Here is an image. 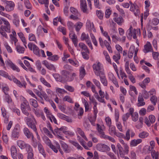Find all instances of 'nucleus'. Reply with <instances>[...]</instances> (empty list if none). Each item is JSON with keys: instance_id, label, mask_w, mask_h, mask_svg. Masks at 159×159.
I'll use <instances>...</instances> for the list:
<instances>
[{"instance_id": "obj_47", "label": "nucleus", "mask_w": 159, "mask_h": 159, "mask_svg": "<svg viewBox=\"0 0 159 159\" xmlns=\"http://www.w3.org/2000/svg\"><path fill=\"white\" fill-rule=\"evenodd\" d=\"M74 25V23L71 21H68L67 23V26L69 30L72 31L73 30Z\"/></svg>"}, {"instance_id": "obj_18", "label": "nucleus", "mask_w": 159, "mask_h": 159, "mask_svg": "<svg viewBox=\"0 0 159 159\" xmlns=\"http://www.w3.org/2000/svg\"><path fill=\"white\" fill-rule=\"evenodd\" d=\"M61 146L63 149L64 151L66 153H69L70 152V148L68 147L67 144L63 141L60 142Z\"/></svg>"}, {"instance_id": "obj_9", "label": "nucleus", "mask_w": 159, "mask_h": 159, "mask_svg": "<svg viewBox=\"0 0 159 159\" xmlns=\"http://www.w3.org/2000/svg\"><path fill=\"white\" fill-rule=\"evenodd\" d=\"M117 147L118 150L119 152L117 153V155L119 156V154L121 158H123L125 155V154H128L129 152V149H128V150L125 152V148H124L123 149L122 147L121 146L120 144L119 143H118L117 145Z\"/></svg>"}, {"instance_id": "obj_5", "label": "nucleus", "mask_w": 159, "mask_h": 159, "mask_svg": "<svg viewBox=\"0 0 159 159\" xmlns=\"http://www.w3.org/2000/svg\"><path fill=\"white\" fill-rule=\"evenodd\" d=\"M98 40L100 45L102 48H103L105 46L110 53H112L113 52L112 48L110 45L111 41L109 42L106 40H103L101 37L99 38Z\"/></svg>"}, {"instance_id": "obj_61", "label": "nucleus", "mask_w": 159, "mask_h": 159, "mask_svg": "<svg viewBox=\"0 0 159 159\" xmlns=\"http://www.w3.org/2000/svg\"><path fill=\"white\" fill-rule=\"evenodd\" d=\"M151 156L152 158L155 159H158L159 153L158 152H156L155 150L152 151L151 152Z\"/></svg>"}, {"instance_id": "obj_42", "label": "nucleus", "mask_w": 159, "mask_h": 159, "mask_svg": "<svg viewBox=\"0 0 159 159\" xmlns=\"http://www.w3.org/2000/svg\"><path fill=\"white\" fill-rule=\"evenodd\" d=\"M83 23L80 22L79 21L77 22L74 25L76 31L77 32H79L83 26Z\"/></svg>"}, {"instance_id": "obj_58", "label": "nucleus", "mask_w": 159, "mask_h": 159, "mask_svg": "<svg viewBox=\"0 0 159 159\" xmlns=\"http://www.w3.org/2000/svg\"><path fill=\"white\" fill-rule=\"evenodd\" d=\"M84 145L86 147H84V146H83L84 148L86 149L87 150H89V148L93 146V143L91 141H89L88 143L87 144H86L85 142L84 143Z\"/></svg>"}, {"instance_id": "obj_45", "label": "nucleus", "mask_w": 159, "mask_h": 159, "mask_svg": "<svg viewBox=\"0 0 159 159\" xmlns=\"http://www.w3.org/2000/svg\"><path fill=\"white\" fill-rule=\"evenodd\" d=\"M26 151L27 152V154L30 153H34L32 147L28 144H27L25 147Z\"/></svg>"}, {"instance_id": "obj_19", "label": "nucleus", "mask_w": 159, "mask_h": 159, "mask_svg": "<svg viewBox=\"0 0 159 159\" xmlns=\"http://www.w3.org/2000/svg\"><path fill=\"white\" fill-rule=\"evenodd\" d=\"M24 133L27 138L28 139H33L34 138V136L32 133L31 132L29 129L27 127H25L24 128L23 130Z\"/></svg>"}, {"instance_id": "obj_54", "label": "nucleus", "mask_w": 159, "mask_h": 159, "mask_svg": "<svg viewBox=\"0 0 159 159\" xmlns=\"http://www.w3.org/2000/svg\"><path fill=\"white\" fill-rule=\"evenodd\" d=\"M59 58V57L58 55H54L50 57H48L47 59L49 60L55 61H57Z\"/></svg>"}, {"instance_id": "obj_11", "label": "nucleus", "mask_w": 159, "mask_h": 159, "mask_svg": "<svg viewBox=\"0 0 159 159\" xmlns=\"http://www.w3.org/2000/svg\"><path fill=\"white\" fill-rule=\"evenodd\" d=\"M12 80L13 82L16 84L18 87L20 88L22 87L25 89L26 88L27 83L24 79L23 80H21L20 82L15 77H13Z\"/></svg>"}, {"instance_id": "obj_25", "label": "nucleus", "mask_w": 159, "mask_h": 159, "mask_svg": "<svg viewBox=\"0 0 159 159\" xmlns=\"http://www.w3.org/2000/svg\"><path fill=\"white\" fill-rule=\"evenodd\" d=\"M98 76L100 77V80L101 82L104 86H107V85L108 82L104 73L103 75H98Z\"/></svg>"}, {"instance_id": "obj_49", "label": "nucleus", "mask_w": 159, "mask_h": 159, "mask_svg": "<svg viewBox=\"0 0 159 159\" xmlns=\"http://www.w3.org/2000/svg\"><path fill=\"white\" fill-rule=\"evenodd\" d=\"M24 4L26 8L28 9H31L32 6L29 0H24Z\"/></svg>"}, {"instance_id": "obj_50", "label": "nucleus", "mask_w": 159, "mask_h": 159, "mask_svg": "<svg viewBox=\"0 0 159 159\" xmlns=\"http://www.w3.org/2000/svg\"><path fill=\"white\" fill-rule=\"evenodd\" d=\"M40 80L41 82L45 86L48 88L51 87L50 84L43 77H41L40 78Z\"/></svg>"}, {"instance_id": "obj_4", "label": "nucleus", "mask_w": 159, "mask_h": 159, "mask_svg": "<svg viewBox=\"0 0 159 159\" xmlns=\"http://www.w3.org/2000/svg\"><path fill=\"white\" fill-rule=\"evenodd\" d=\"M20 109L23 114L27 116L29 115L28 111H30L31 109L28 101L25 99L20 104Z\"/></svg>"}, {"instance_id": "obj_3", "label": "nucleus", "mask_w": 159, "mask_h": 159, "mask_svg": "<svg viewBox=\"0 0 159 159\" xmlns=\"http://www.w3.org/2000/svg\"><path fill=\"white\" fill-rule=\"evenodd\" d=\"M92 68L93 72L97 76L104 74V69L102 64L99 61L93 64L92 65Z\"/></svg>"}, {"instance_id": "obj_32", "label": "nucleus", "mask_w": 159, "mask_h": 159, "mask_svg": "<svg viewBox=\"0 0 159 159\" xmlns=\"http://www.w3.org/2000/svg\"><path fill=\"white\" fill-rule=\"evenodd\" d=\"M79 77L80 80L82 79L86 75L85 70L84 67L81 66L80 69Z\"/></svg>"}, {"instance_id": "obj_16", "label": "nucleus", "mask_w": 159, "mask_h": 159, "mask_svg": "<svg viewBox=\"0 0 159 159\" xmlns=\"http://www.w3.org/2000/svg\"><path fill=\"white\" fill-rule=\"evenodd\" d=\"M152 48L150 43L147 41L144 46V48L143 49V52L146 53L149 52H152Z\"/></svg>"}, {"instance_id": "obj_26", "label": "nucleus", "mask_w": 159, "mask_h": 159, "mask_svg": "<svg viewBox=\"0 0 159 159\" xmlns=\"http://www.w3.org/2000/svg\"><path fill=\"white\" fill-rule=\"evenodd\" d=\"M38 148L39 153L42 154L44 157H46L47 156L46 154L41 143H39V144Z\"/></svg>"}, {"instance_id": "obj_39", "label": "nucleus", "mask_w": 159, "mask_h": 159, "mask_svg": "<svg viewBox=\"0 0 159 159\" xmlns=\"http://www.w3.org/2000/svg\"><path fill=\"white\" fill-rule=\"evenodd\" d=\"M36 100L33 98H30L29 100L30 104L35 108H37L38 106V102Z\"/></svg>"}, {"instance_id": "obj_38", "label": "nucleus", "mask_w": 159, "mask_h": 159, "mask_svg": "<svg viewBox=\"0 0 159 159\" xmlns=\"http://www.w3.org/2000/svg\"><path fill=\"white\" fill-rule=\"evenodd\" d=\"M79 46L82 49L81 52L89 50L87 46L83 43H80L79 44Z\"/></svg>"}, {"instance_id": "obj_53", "label": "nucleus", "mask_w": 159, "mask_h": 159, "mask_svg": "<svg viewBox=\"0 0 159 159\" xmlns=\"http://www.w3.org/2000/svg\"><path fill=\"white\" fill-rule=\"evenodd\" d=\"M70 143L75 147H76L78 150H82L83 148L77 142L71 140L70 141Z\"/></svg>"}, {"instance_id": "obj_31", "label": "nucleus", "mask_w": 159, "mask_h": 159, "mask_svg": "<svg viewBox=\"0 0 159 159\" xmlns=\"http://www.w3.org/2000/svg\"><path fill=\"white\" fill-rule=\"evenodd\" d=\"M149 11V9H147L146 11L144 13V14L142 13L140 14V20L141 24L142 25H143V18L144 16V19L145 20L146 19L147 17L149 15V13L148 12Z\"/></svg>"}, {"instance_id": "obj_21", "label": "nucleus", "mask_w": 159, "mask_h": 159, "mask_svg": "<svg viewBox=\"0 0 159 159\" xmlns=\"http://www.w3.org/2000/svg\"><path fill=\"white\" fill-rule=\"evenodd\" d=\"M13 19L12 22L13 24L16 27H18L20 25V20L17 14H14L13 15Z\"/></svg>"}, {"instance_id": "obj_12", "label": "nucleus", "mask_w": 159, "mask_h": 159, "mask_svg": "<svg viewBox=\"0 0 159 159\" xmlns=\"http://www.w3.org/2000/svg\"><path fill=\"white\" fill-rule=\"evenodd\" d=\"M96 148L98 150L102 152H106L110 150V148L108 146L102 143L98 144L96 146Z\"/></svg>"}, {"instance_id": "obj_35", "label": "nucleus", "mask_w": 159, "mask_h": 159, "mask_svg": "<svg viewBox=\"0 0 159 159\" xmlns=\"http://www.w3.org/2000/svg\"><path fill=\"white\" fill-rule=\"evenodd\" d=\"M77 131L78 134L83 138L85 140L88 141V139L85 135L84 132L80 128H77Z\"/></svg>"}, {"instance_id": "obj_37", "label": "nucleus", "mask_w": 159, "mask_h": 159, "mask_svg": "<svg viewBox=\"0 0 159 159\" xmlns=\"http://www.w3.org/2000/svg\"><path fill=\"white\" fill-rule=\"evenodd\" d=\"M33 50L34 53L37 56H40L39 49L35 44H33Z\"/></svg>"}, {"instance_id": "obj_51", "label": "nucleus", "mask_w": 159, "mask_h": 159, "mask_svg": "<svg viewBox=\"0 0 159 159\" xmlns=\"http://www.w3.org/2000/svg\"><path fill=\"white\" fill-rule=\"evenodd\" d=\"M150 101L153 105L155 106L156 105L157 101V98L155 96H152L150 98Z\"/></svg>"}, {"instance_id": "obj_36", "label": "nucleus", "mask_w": 159, "mask_h": 159, "mask_svg": "<svg viewBox=\"0 0 159 159\" xmlns=\"http://www.w3.org/2000/svg\"><path fill=\"white\" fill-rule=\"evenodd\" d=\"M159 23V20L156 18H154L149 22V25H157Z\"/></svg>"}, {"instance_id": "obj_41", "label": "nucleus", "mask_w": 159, "mask_h": 159, "mask_svg": "<svg viewBox=\"0 0 159 159\" xmlns=\"http://www.w3.org/2000/svg\"><path fill=\"white\" fill-rule=\"evenodd\" d=\"M109 127V133L110 135H115L116 132V129L115 126L113 125H111Z\"/></svg>"}, {"instance_id": "obj_13", "label": "nucleus", "mask_w": 159, "mask_h": 159, "mask_svg": "<svg viewBox=\"0 0 159 159\" xmlns=\"http://www.w3.org/2000/svg\"><path fill=\"white\" fill-rule=\"evenodd\" d=\"M61 75L64 80V81H71L74 80L73 77H69L70 72L66 70H62L61 72Z\"/></svg>"}, {"instance_id": "obj_29", "label": "nucleus", "mask_w": 159, "mask_h": 159, "mask_svg": "<svg viewBox=\"0 0 159 159\" xmlns=\"http://www.w3.org/2000/svg\"><path fill=\"white\" fill-rule=\"evenodd\" d=\"M63 132L60 130L58 128H57L54 130L53 134L54 135H57V137L60 139H63Z\"/></svg>"}, {"instance_id": "obj_46", "label": "nucleus", "mask_w": 159, "mask_h": 159, "mask_svg": "<svg viewBox=\"0 0 159 159\" xmlns=\"http://www.w3.org/2000/svg\"><path fill=\"white\" fill-rule=\"evenodd\" d=\"M81 53L83 58L86 60H88L89 58V50L81 52Z\"/></svg>"}, {"instance_id": "obj_15", "label": "nucleus", "mask_w": 159, "mask_h": 159, "mask_svg": "<svg viewBox=\"0 0 159 159\" xmlns=\"http://www.w3.org/2000/svg\"><path fill=\"white\" fill-rule=\"evenodd\" d=\"M5 63L7 66H9L13 70L16 71L17 72L20 71V69L10 60H8L5 61Z\"/></svg>"}, {"instance_id": "obj_22", "label": "nucleus", "mask_w": 159, "mask_h": 159, "mask_svg": "<svg viewBox=\"0 0 159 159\" xmlns=\"http://www.w3.org/2000/svg\"><path fill=\"white\" fill-rule=\"evenodd\" d=\"M98 112V110H93L94 116H91L89 119V120L91 122V124L93 126H95V121L96 120L97 118V114Z\"/></svg>"}, {"instance_id": "obj_44", "label": "nucleus", "mask_w": 159, "mask_h": 159, "mask_svg": "<svg viewBox=\"0 0 159 159\" xmlns=\"http://www.w3.org/2000/svg\"><path fill=\"white\" fill-rule=\"evenodd\" d=\"M120 58V55L119 53L116 54L115 55H114L112 57L113 59L117 64H119V60Z\"/></svg>"}, {"instance_id": "obj_7", "label": "nucleus", "mask_w": 159, "mask_h": 159, "mask_svg": "<svg viewBox=\"0 0 159 159\" xmlns=\"http://www.w3.org/2000/svg\"><path fill=\"white\" fill-rule=\"evenodd\" d=\"M125 68L126 72L129 75L128 78L130 80L133 84L135 83L136 82V80L132 74L131 73L130 70L129 69V61H127L126 62L125 64Z\"/></svg>"}, {"instance_id": "obj_48", "label": "nucleus", "mask_w": 159, "mask_h": 159, "mask_svg": "<svg viewBox=\"0 0 159 159\" xmlns=\"http://www.w3.org/2000/svg\"><path fill=\"white\" fill-rule=\"evenodd\" d=\"M119 140L120 143L122 145L124 148H125V152L128 151V149H129V148L127 144L126 143H125L124 141L121 139H119Z\"/></svg>"}, {"instance_id": "obj_56", "label": "nucleus", "mask_w": 159, "mask_h": 159, "mask_svg": "<svg viewBox=\"0 0 159 159\" xmlns=\"http://www.w3.org/2000/svg\"><path fill=\"white\" fill-rule=\"evenodd\" d=\"M39 2L41 4H44L45 7L48 8L49 4L48 0H38Z\"/></svg>"}, {"instance_id": "obj_62", "label": "nucleus", "mask_w": 159, "mask_h": 159, "mask_svg": "<svg viewBox=\"0 0 159 159\" xmlns=\"http://www.w3.org/2000/svg\"><path fill=\"white\" fill-rule=\"evenodd\" d=\"M57 30L61 32L64 35H66V29L64 27L59 26Z\"/></svg>"}, {"instance_id": "obj_1", "label": "nucleus", "mask_w": 159, "mask_h": 159, "mask_svg": "<svg viewBox=\"0 0 159 159\" xmlns=\"http://www.w3.org/2000/svg\"><path fill=\"white\" fill-rule=\"evenodd\" d=\"M24 121L28 127L33 130L35 133L36 135L38 136H39L36 126L37 124V122L34 116L32 115H30V116H27L25 117L24 119Z\"/></svg>"}, {"instance_id": "obj_30", "label": "nucleus", "mask_w": 159, "mask_h": 159, "mask_svg": "<svg viewBox=\"0 0 159 159\" xmlns=\"http://www.w3.org/2000/svg\"><path fill=\"white\" fill-rule=\"evenodd\" d=\"M89 99L90 101V103H93L94 105L93 107V110H98L97 108L98 102L96 101L94 97L93 96L91 97H90L89 98Z\"/></svg>"}, {"instance_id": "obj_6", "label": "nucleus", "mask_w": 159, "mask_h": 159, "mask_svg": "<svg viewBox=\"0 0 159 159\" xmlns=\"http://www.w3.org/2000/svg\"><path fill=\"white\" fill-rule=\"evenodd\" d=\"M129 3L130 4V11L133 12L136 16H139L140 12L139 6L135 2L133 3L131 1H130Z\"/></svg>"}, {"instance_id": "obj_40", "label": "nucleus", "mask_w": 159, "mask_h": 159, "mask_svg": "<svg viewBox=\"0 0 159 159\" xmlns=\"http://www.w3.org/2000/svg\"><path fill=\"white\" fill-rule=\"evenodd\" d=\"M53 76L57 81L61 82H64V80L63 77L60 75L59 74H55L53 75Z\"/></svg>"}, {"instance_id": "obj_33", "label": "nucleus", "mask_w": 159, "mask_h": 159, "mask_svg": "<svg viewBox=\"0 0 159 159\" xmlns=\"http://www.w3.org/2000/svg\"><path fill=\"white\" fill-rule=\"evenodd\" d=\"M138 103L137 106L138 107L141 106L145 105V103L143 102L144 99L141 95H139L138 98Z\"/></svg>"}, {"instance_id": "obj_34", "label": "nucleus", "mask_w": 159, "mask_h": 159, "mask_svg": "<svg viewBox=\"0 0 159 159\" xmlns=\"http://www.w3.org/2000/svg\"><path fill=\"white\" fill-rule=\"evenodd\" d=\"M17 143L18 146L22 149H25V147L27 144L24 141L21 140L17 141Z\"/></svg>"}, {"instance_id": "obj_27", "label": "nucleus", "mask_w": 159, "mask_h": 159, "mask_svg": "<svg viewBox=\"0 0 159 159\" xmlns=\"http://www.w3.org/2000/svg\"><path fill=\"white\" fill-rule=\"evenodd\" d=\"M142 142V140L141 139L132 140L130 142V146L132 147L136 146L138 144L141 143Z\"/></svg>"}, {"instance_id": "obj_23", "label": "nucleus", "mask_w": 159, "mask_h": 159, "mask_svg": "<svg viewBox=\"0 0 159 159\" xmlns=\"http://www.w3.org/2000/svg\"><path fill=\"white\" fill-rule=\"evenodd\" d=\"M11 154L13 159H17V151L16 147L14 146H11Z\"/></svg>"}, {"instance_id": "obj_60", "label": "nucleus", "mask_w": 159, "mask_h": 159, "mask_svg": "<svg viewBox=\"0 0 159 159\" xmlns=\"http://www.w3.org/2000/svg\"><path fill=\"white\" fill-rule=\"evenodd\" d=\"M32 145L33 147L34 148H36L37 147V145L38 146L39 144V143H41L40 142H38L36 139H34V138H33V139H32Z\"/></svg>"}, {"instance_id": "obj_57", "label": "nucleus", "mask_w": 159, "mask_h": 159, "mask_svg": "<svg viewBox=\"0 0 159 159\" xmlns=\"http://www.w3.org/2000/svg\"><path fill=\"white\" fill-rule=\"evenodd\" d=\"M5 48L8 53H12L13 52V50L11 47L8 45L7 43H6L4 44Z\"/></svg>"}, {"instance_id": "obj_63", "label": "nucleus", "mask_w": 159, "mask_h": 159, "mask_svg": "<svg viewBox=\"0 0 159 159\" xmlns=\"http://www.w3.org/2000/svg\"><path fill=\"white\" fill-rule=\"evenodd\" d=\"M130 130L129 129H128L125 134V136L124 135V137H123V139L128 141L129 140L130 138Z\"/></svg>"}, {"instance_id": "obj_52", "label": "nucleus", "mask_w": 159, "mask_h": 159, "mask_svg": "<svg viewBox=\"0 0 159 159\" xmlns=\"http://www.w3.org/2000/svg\"><path fill=\"white\" fill-rule=\"evenodd\" d=\"M43 139L45 143L49 147H50L51 145L52 144L50 140L46 136H44Z\"/></svg>"}, {"instance_id": "obj_8", "label": "nucleus", "mask_w": 159, "mask_h": 159, "mask_svg": "<svg viewBox=\"0 0 159 159\" xmlns=\"http://www.w3.org/2000/svg\"><path fill=\"white\" fill-rule=\"evenodd\" d=\"M20 126L18 124L16 125L12 131L11 137L15 139H18L20 136Z\"/></svg>"}, {"instance_id": "obj_2", "label": "nucleus", "mask_w": 159, "mask_h": 159, "mask_svg": "<svg viewBox=\"0 0 159 159\" xmlns=\"http://www.w3.org/2000/svg\"><path fill=\"white\" fill-rule=\"evenodd\" d=\"M2 20L4 25H1L0 26V34L3 37L7 39L8 36L5 32L8 33L11 32V25L8 21L4 18Z\"/></svg>"}, {"instance_id": "obj_20", "label": "nucleus", "mask_w": 159, "mask_h": 159, "mask_svg": "<svg viewBox=\"0 0 159 159\" xmlns=\"http://www.w3.org/2000/svg\"><path fill=\"white\" fill-rule=\"evenodd\" d=\"M86 27L91 31L92 30L94 32H96V30L94 27V25L93 22H91L90 21L88 20L86 24Z\"/></svg>"}, {"instance_id": "obj_17", "label": "nucleus", "mask_w": 159, "mask_h": 159, "mask_svg": "<svg viewBox=\"0 0 159 159\" xmlns=\"http://www.w3.org/2000/svg\"><path fill=\"white\" fill-rule=\"evenodd\" d=\"M44 65L48 69L51 70L56 71V68L55 66L52 64L49 63L47 60H44L42 62Z\"/></svg>"}, {"instance_id": "obj_43", "label": "nucleus", "mask_w": 159, "mask_h": 159, "mask_svg": "<svg viewBox=\"0 0 159 159\" xmlns=\"http://www.w3.org/2000/svg\"><path fill=\"white\" fill-rule=\"evenodd\" d=\"M149 136V133L145 131H143L139 134V137L141 139H145L147 138Z\"/></svg>"}, {"instance_id": "obj_59", "label": "nucleus", "mask_w": 159, "mask_h": 159, "mask_svg": "<svg viewBox=\"0 0 159 159\" xmlns=\"http://www.w3.org/2000/svg\"><path fill=\"white\" fill-rule=\"evenodd\" d=\"M64 88L66 90L70 92H73L75 91V89L73 87L68 85H65Z\"/></svg>"}, {"instance_id": "obj_28", "label": "nucleus", "mask_w": 159, "mask_h": 159, "mask_svg": "<svg viewBox=\"0 0 159 159\" xmlns=\"http://www.w3.org/2000/svg\"><path fill=\"white\" fill-rule=\"evenodd\" d=\"M15 46V49L18 53L20 54H23L24 53L25 49L24 47L20 46L19 44L16 45Z\"/></svg>"}, {"instance_id": "obj_64", "label": "nucleus", "mask_w": 159, "mask_h": 159, "mask_svg": "<svg viewBox=\"0 0 159 159\" xmlns=\"http://www.w3.org/2000/svg\"><path fill=\"white\" fill-rule=\"evenodd\" d=\"M63 100L64 101H67L70 103H73L72 98L69 96L66 95L63 98Z\"/></svg>"}, {"instance_id": "obj_24", "label": "nucleus", "mask_w": 159, "mask_h": 159, "mask_svg": "<svg viewBox=\"0 0 159 159\" xmlns=\"http://www.w3.org/2000/svg\"><path fill=\"white\" fill-rule=\"evenodd\" d=\"M113 20L119 25H122L124 22V20L122 17L120 16L119 17H114Z\"/></svg>"}, {"instance_id": "obj_55", "label": "nucleus", "mask_w": 159, "mask_h": 159, "mask_svg": "<svg viewBox=\"0 0 159 159\" xmlns=\"http://www.w3.org/2000/svg\"><path fill=\"white\" fill-rule=\"evenodd\" d=\"M96 14L98 18L100 20L103 19L104 13L101 10H97L96 11Z\"/></svg>"}, {"instance_id": "obj_10", "label": "nucleus", "mask_w": 159, "mask_h": 159, "mask_svg": "<svg viewBox=\"0 0 159 159\" xmlns=\"http://www.w3.org/2000/svg\"><path fill=\"white\" fill-rule=\"evenodd\" d=\"M133 28L132 26H130L129 28L127 31V37L129 39H131L133 36V38L135 39H136L137 36L136 35V31L135 29L133 30Z\"/></svg>"}, {"instance_id": "obj_14", "label": "nucleus", "mask_w": 159, "mask_h": 159, "mask_svg": "<svg viewBox=\"0 0 159 159\" xmlns=\"http://www.w3.org/2000/svg\"><path fill=\"white\" fill-rule=\"evenodd\" d=\"M6 5L5 6V9L6 11H12L15 7L14 3L12 1H7L5 0Z\"/></svg>"}]
</instances>
